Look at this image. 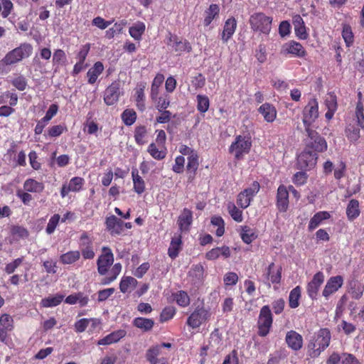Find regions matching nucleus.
I'll return each instance as SVG.
<instances>
[{
    "mask_svg": "<svg viewBox=\"0 0 364 364\" xmlns=\"http://www.w3.org/2000/svg\"><path fill=\"white\" fill-rule=\"evenodd\" d=\"M331 333L328 328H321L311 338L307 345V354L311 358L319 356L330 343Z\"/></svg>",
    "mask_w": 364,
    "mask_h": 364,
    "instance_id": "obj_1",
    "label": "nucleus"
},
{
    "mask_svg": "<svg viewBox=\"0 0 364 364\" xmlns=\"http://www.w3.org/2000/svg\"><path fill=\"white\" fill-rule=\"evenodd\" d=\"M33 46L29 43H22L19 46L8 52L0 61L3 65H11L28 58L33 53Z\"/></svg>",
    "mask_w": 364,
    "mask_h": 364,
    "instance_id": "obj_2",
    "label": "nucleus"
},
{
    "mask_svg": "<svg viewBox=\"0 0 364 364\" xmlns=\"http://www.w3.org/2000/svg\"><path fill=\"white\" fill-rule=\"evenodd\" d=\"M272 18L262 12H256L249 18L251 29L255 32L269 34L272 28Z\"/></svg>",
    "mask_w": 364,
    "mask_h": 364,
    "instance_id": "obj_3",
    "label": "nucleus"
},
{
    "mask_svg": "<svg viewBox=\"0 0 364 364\" xmlns=\"http://www.w3.org/2000/svg\"><path fill=\"white\" fill-rule=\"evenodd\" d=\"M251 147L252 139L249 134L237 135L235 136V141L230 146L229 151L236 159H239L242 157L244 154H248Z\"/></svg>",
    "mask_w": 364,
    "mask_h": 364,
    "instance_id": "obj_4",
    "label": "nucleus"
},
{
    "mask_svg": "<svg viewBox=\"0 0 364 364\" xmlns=\"http://www.w3.org/2000/svg\"><path fill=\"white\" fill-rule=\"evenodd\" d=\"M273 317L268 305L262 306L259 311L257 319L258 335L261 337L266 336L272 326Z\"/></svg>",
    "mask_w": 364,
    "mask_h": 364,
    "instance_id": "obj_5",
    "label": "nucleus"
},
{
    "mask_svg": "<svg viewBox=\"0 0 364 364\" xmlns=\"http://www.w3.org/2000/svg\"><path fill=\"white\" fill-rule=\"evenodd\" d=\"M327 149V143L324 138L318 136L315 140L308 144L303 152L301 156L308 159H318V153L323 152Z\"/></svg>",
    "mask_w": 364,
    "mask_h": 364,
    "instance_id": "obj_6",
    "label": "nucleus"
},
{
    "mask_svg": "<svg viewBox=\"0 0 364 364\" xmlns=\"http://www.w3.org/2000/svg\"><path fill=\"white\" fill-rule=\"evenodd\" d=\"M318 117V103L316 98L309 100L308 104L305 106L303 111V122L306 127V131H309L308 127L310 126Z\"/></svg>",
    "mask_w": 364,
    "mask_h": 364,
    "instance_id": "obj_7",
    "label": "nucleus"
},
{
    "mask_svg": "<svg viewBox=\"0 0 364 364\" xmlns=\"http://www.w3.org/2000/svg\"><path fill=\"white\" fill-rule=\"evenodd\" d=\"M210 316V313L203 306H198L191 314L187 319V325L192 328H198L200 325L206 322Z\"/></svg>",
    "mask_w": 364,
    "mask_h": 364,
    "instance_id": "obj_8",
    "label": "nucleus"
},
{
    "mask_svg": "<svg viewBox=\"0 0 364 364\" xmlns=\"http://www.w3.org/2000/svg\"><path fill=\"white\" fill-rule=\"evenodd\" d=\"M259 183L254 181L250 187L239 193L237 199V205L241 208H247L250 205L253 197L259 192Z\"/></svg>",
    "mask_w": 364,
    "mask_h": 364,
    "instance_id": "obj_9",
    "label": "nucleus"
},
{
    "mask_svg": "<svg viewBox=\"0 0 364 364\" xmlns=\"http://www.w3.org/2000/svg\"><path fill=\"white\" fill-rule=\"evenodd\" d=\"M114 255L110 248L102 247V254L97 259V270L100 274L105 275L109 267L113 264Z\"/></svg>",
    "mask_w": 364,
    "mask_h": 364,
    "instance_id": "obj_10",
    "label": "nucleus"
},
{
    "mask_svg": "<svg viewBox=\"0 0 364 364\" xmlns=\"http://www.w3.org/2000/svg\"><path fill=\"white\" fill-rule=\"evenodd\" d=\"M264 283L268 288L271 287V284H278L282 279V268H275V264L272 262L269 264L263 274Z\"/></svg>",
    "mask_w": 364,
    "mask_h": 364,
    "instance_id": "obj_11",
    "label": "nucleus"
},
{
    "mask_svg": "<svg viewBox=\"0 0 364 364\" xmlns=\"http://www.w3.org/2000/svg\"><path fill=\"white\" fill-rule=\"evenodd\" d=\"M281 54L284 56L290 55L298 58H303L306 56V51L300 43L291 41L282 46Z\"/></svg>",
    "mask_w": 364,
    "mask_h": 364,
    "instance_id": "obj_12",
    "label": "nucleus"
},
{
    "mask_svg": "<svg viewBox=\"0 0 364 364\" xmlns=\"http://www.w3.org/2000/svg\"><path fill=\"white\" fill-rule=\"evenodd\" d=\"M168 45L171 46L173 50L181 55L183 52L191 53L192 46L187 40H183L176 35L170 34Z\"/></svg>",
    "mask_w": 364,
    "mask_h": 364,
    "instance_id": "obj_13",
    "label": "nucleus"
},
{
    "mask_svg": "<svg viewBox=\"0 0 364 364\" xmlns=\"http://www.w3.org/2000/svg\"><path fill=\"white\" fill-rule=\"evenodd\" d=\"M120 95V84L114 81L109 85L105 91L104 101L107 105H113L118 100Z\"/></svg>",
    "mask_w": 364,
    "mask_h": 364,
    "instance_id": "obj_14",
    "label": "nucleus"
},
{
    "mask_svg": "<svg viewBox=\"0 0 364 364\" xmlns=\"http://www.w3.org/2000/svg\"><path fill=\"white\" fill-rule=\"evenodd\" d=\"M343 277L338 275L330 277L325 285L322 295L328 299L331 294L336 293L343 284Z\"/></svg>",
    "mask_w": 364,
    "mask_h": 364,
    "instance_id": "obj_15",
    "label": "nucleus"
},
{
    "mask_svg": "<svg viewBox=\"0 0 364 364\" xmlns=\"http://www.w3.org/2000/svg\"><path fill=\"white\" fill-rule=\"evenodd\" d=\"M323 281V273L318 272L314 275L312 279L308 283L307 294L311 299H316L317 298L318 290Z\"/></svg>",
    "mask_w": 364,
    "mask_h": 364,
    "instance_id": "obj_16",
    "label": "nucleus"
},
{
    "mask_svg": "<svg viewBox=\"0 0 364 364\" xmlns=\"http://www.w3.org/2000/svg\"><path fill=\"white\" fill-rule=\"evenodd\" d=\"M237 28V20L235 17L228 18L224 23L223 30L221 33V40L224 43H227L232 37Z\"/></svg>",
    "mask_w": 364,
    "mask_h": 364,
    "instance_id": "obj_17",
    "label": "nucleus"
},
{
    "mask_svg": "<svg viewBox=\"0 0 364 364\" xmlns=\"http://www.w3.org/2000/svg\"><path fill=\"white\" fill-rule=\"evenodd\" d=\"M292 23L294 28L296 36L301 40H306L309 38V33L306 31L305 23L299 14L293 16Z\"/></svg>",
    "mask_w": 364,
    "mask_h": 364,
    "instance_id": "obj_18",
    "label": "nucleus"
},
{
    "mask_svg": "<svg viewBox=\"0 0 364 364\" xmlns=\"http://www.w3.org/2000/svg\"><path fill=\"white\" fill-rule=\"evenodd\" d=\"M105 225L112 235H120L124 230V222L114 215L107 217Z\"/></svg>",
    "mask_w": 364,
    "mask_h": 364,
    "instance_id": "obj_19",
    "label": "nucleus"
},
{
    "mask_svg": "<svg viewBox=\"0 0 364 364\" xmlns=\"http://www.w3.org/2000/svg\"><path fill=\"white\" fill-rule=\"evenodd\" d=\"M84 184V179L81 177H73L70 179L68 184H64L62 186L60 195L65 198L69 192H78L82 189Z\"/></svg>",
    "mask_w": 364,
    "mask_h": 364,
    "instance_id": "obj_20",
    "label": "nucleus"
},
{
    "mask_svg": "<svg viewBox=\"0 0 364 364\" xmlns=\"http://www.w3.org/2000/svg\"><path fill=\"white\" fill-rule=\"evenodd\" d=\"M285 341L288 347L293 350H299L303 346L302 336L299 333L293 330L287 333Z\"/></svg>",
    "mask_w": 364,
    "mask_h": 364,
    "instance_id": "obj_21",
    "label": "nucleus"
},
{
    "mask_svg": "<svg viewBox=\"0 0 364 364\" xmlns=\"http://www.w3.org/2000/svg\"><path fill=\"white\" fill-rule=\"evenodd\" d=\"M230 249L228 246L213 248L205 254V258L208 260H215L220 257L228 259L230 257Z\"/></svg>",
    "mask_w": 364,
    "mask_h": 364,
    "instance_id": "obj_22",
    "label": "nucleus"
},
{
    "mask_svg": "<svg viewBox=\"0 0 364 364\" xmlns=\"http://www.w3.org/2000/svg\"><path fill=\"white\" fill-rule=\"evenodd\" d=\"M277 205L282 212H285L289 206V192L283 185L279 186L277 189Z\"/></svg>",
    "mask_w": 364,
    "mask_h": 364,
    "instance_id": "obj_23",
    "label": "nucleus"
},
{
    "mask_svg": "<svg viewBox=\"0 0 364 364\" xmlns=\"http://www.w3.org/2000/svg\"><path fill=\"white\" fill-rule=\"evenodd\" d=\"M127 334V331L124 329H119L110 333L97 341L99 346H107L117 343L123 338Z\"/></svg>",
    "mask_w": 364,
    "mask_h": 364,
    "instance_id": "obj_24",
    "label": "nucleus"
},
{
    "mask_svg": "<svg viewBox=\"0 0 364 364\" xmlns=\"http://www.w3.org/2000/svg\"><path fill=\"white\" fill-rule=\"evenodd\" d=\"M258 112L263 116L267 122H273L277 115L275 107L270 103H264L258 109Z\"/></svg>",
    "mask_w": 364,
    "mask_h": 364,
    "instance_id": "obj_25",
    "label": "nucleus"
},
{
    "mask_svg": "<svg viewBox=\"0 0 364 364\" xmlns=\"http://www.w3.org/2000/svg\"><path fill=\"white\" fill-rule=\"evenodd\" d=\"M193 221L192 211L188 208H184L179 215L178 224L181 232L188 231Z\"/></svg>",
    "mask_w": 364,
    "mask_h": 364,
    "instance_id": "obj_26",
    "label": "nucleus"
},
{
    "mask_svg": "<svg viewBox=\"0 0 364 364\" xmlns=\"http://www.w3.org/2000/svg\"><path fill=\"white\" fill-rule=\"evenodd\" d=\"M182 238L181 234H175L172 237L168 250V255L171 259H175L178 257L180 250H181Z\"/></svg>",
    "mask_w": 364,
    "mask_h": 364,
    "instance_id": "obj_27",
    "label": "nucleus"
},
{
    "mask_svg": "<svg viewBox=\"0 0 364 364\" xmlns=\"http://www.w3.org/2000/svg\"><path fill=\"white\" fill-rule=\"evenodd\" d=\"M104 70V65L102 62H96L92 68H90L87 73V82L89 84L93 85L96 82L98 77L102 73Z\"/></svg>",
    "mask_w": 364,
    "mask_h": 364,
    "instance_id": "obj_28",
    "label": "nucleus"
},
{
    "mask_svg": "<svg viewBox=\"0 0 364 364\" xmlns=\"http://www.w3.org/2000/svg\"><path fill=\"white\" fill-rule=\"evenodd\" d=\"M132 324L143 332L150 331L154 326V321L152 318L136 317L133 319Z\"/></svg>",
    "mask_w": 364,
    "mask_h": 364,
    "instance_id": "obj_29",
    "label": "nucleus"
},
{
    "mask_svg": "<svg viewBox=\"0 0 364 364\" xmlns=\"http://www.w3.org/2000/svg\"><path fill=\"white\" fill-rule=\"evenodd\" d=\"M220 7L218 4H212L205 11V18L203 21V25L208 26L213 19L219 16Z\"/></svg>",
    "mask_w": 364,
    "mask_h": 364,
    "instance_id": "obj_30",
    "label": "nucleus"
},
{
    "mask_svg": "<svg viewBox=\"0 0 364 364\" xmlns=\"http://www.w3.org/2000/svg\"><path fill=\"white\" fill-rule=\"evenodd\" d=\"M240 235L242 240L247 245L250 244L257 237L255 231L247 225L240 227Z\"/></svg>",
    "mask_w": 364,
    "mask_h": 364,
    "instance_id": "obj_31",
    "label": "nucleus"
},
{
    "mask_svg": "<svg viewBox=\"0 0 364 364\" xmlns=\"http://www.w3.org/2000/svg\"><path fill=\"white\" fill-rule=\"evenodd\" d=\"M330 218L329 213L326 211H320L316 213L310 220L309 223V229L310 231L316 229L323 220Z\"/></svg>",
    "mask_w": 364,
    "mask_h": 364,
    "instance_id": "obj_32",
    "label": "nucleus"
},
{
    "mask_svg": "<svg viewBox=\"0 0 364 364\" xmlns=\"http://www.w3.org/2000/svg\"><path fill=\"white\" fill-rule=\"evenodd\" d=\"M137 280L132 277H124L119 283V289L122 293L133 290L137 285Z\"/></svg>",
    "mask_w": 364,
    "mask_h": 364,
    "instance_id": "obj_33",
    "label": "nucleus"
},
{
    "mask_svg": "<svg viewBox=\"0 0 364 364\" xmlns=\"http://www.w3.org/2000/svg\"><path fill=\"white\" fill-rule=\"evenodd\" d=\"M203 267L200 264H196L192 267L188 273V277L191 279V282L196 284L201 282L203 278Z\"/></svg>",
    "mask_w": 364,
    "mask_h": 364,
    "instance_id": "obj_34",
    "label": "nucleus"
},
{
    "mask_svg": "<svg viewBox=\"0 0 364 364\" xmlns=\"http://www.w3.org/2000/svg\"><path fill=\"white\" fill-rule=\"evenodd\" d=\"M146 26L144 23L138 21L129 29V35L136 41H139L145 32Z\"/></svg>",
    "mask_w": 364,
    "mask_h": 364,
    "instance_id": "obj_35",
    "label": "nucleus"
},
{
    "mask_svg": "<svg viewBox=\"0 0 364 364\" xmlns=\"http://www.w3.org/2000/svg\"><path fill=\"white\" fill-rule=\"evenodd\" d=\"M151 100L155 103L156 108L158 111L166 109L171 104L170 96L167 93H164L161 96H156Z\"/></svg>",
    "mask_w": 364,
    "mask_h": 364,
    "instance_id": "obj_36",
    "label": "nucleus"
},
{
    "mask_svg": "<svg viewBox=\"0 0 364 364\" xmlns=\"http://www.w3.org/2000/svg\"><path fill=\"white\" fill-rule=\"evenodd\" d=\"M148 132L145 126L139 125L134 129V140L139 145L144 144L147 142Z\"/></svg>",
    "mask_w": 364,
    "mask_h": 364,
    "instance_id": "obj_37",
    "label": "nucleus"
},
{
    "mask_svg": "<svg viewBox=\"0 0 364 364\" xmlns=\"http://www.w3.org/2000/svg\"><path fill=\"white\" fill-rule=\"evenodd\" d=\"M23 188L27 192L41 193L43 190L44 186L42 183L29 178L24 182Z\"/></svg>",
    "mask_w": 364,
    "mask_h": 364,
    "instance_id": "obj_38",
    "label": "nucleus"
},
{
    "mask_svg": "<svg viewBox=\"0 0 364 364\" xmlns=\"http://www.w3.org/2000/svg\"><path fill=\"white\" fill-rule=\"evenodd\" d=\"M80 257V252L78 250L69 251L60 257V262L63 264H72Z\"/></svg>",
    "mask_w": 364,
    "mask_h": 364,
    "instance_id": "obj_39",
    "label": "nucleus"
},
{
    "mask_svg": "<svg viewBox=\"0 0 364 364\" xmlns=\"http://www.w3.org/2000/svg\"><path fill=\"white\" fill-rule=\"evenodd\" d=\"M64 296L56 294L44 298L41 301V305L44 308H51L59 305L63 300Z\"/></svg>",
    "mask_w": 364,
    "mask_h": 364,
    "instance_id": "obj_40",
    "label": "nucleus"
},
{
    "mask_svg": "<svg viewBox=\"0 0 364 364\" xmlns=\"http://www.w3.org/2000/svg\"><path fill=\"white\" fill-rule=\"evenodd\" d=\"M134 190L138 194L142 193L145 190V183L142 178L139 175L136 169H133L132 171Z\"/></svg>",
    "mask_w": 364,
    "mask_h": 364,
    "instance_id": "obj_41",
    "label": "nucleus"
},
{
    "mask_svg": "<svg viewBox=\"0 0 364 364\" xmlns=\"http://www.w3.org/2000/svg\"><path fill=\"white\" fill-rule=\"evenodd\" d=\"M347 217L350 220H353L360 215L359 203L356 200H351L346 208Z\"/></svg>",
    "mask_w": 364,
    "mask_h": 364,
    "instance_id": "obj_42",
    "label": "nucleus"
},
{
    "mask_svg": "<svg viewBox=\"0 0 364 364\" xmlns=\"http://www.w3.org/2000/svg\"><path fill=\"white\" fill-rule=\"evenodd\" d=\"M164 80V76L161 73H158L155 76L151 87L150 97L154 99L159 95V88Z\"/></svg>",
    "mask_w": 364,
    "mask_h": 364,
    "instance_id": "obj_43",
    "label": "nucleus"
},
{
    "mask_svg": "<svg viewBox=\"0 0 364 364\" xmlns=\"http://www.w3.org/2000/svg\"><path fill=\"white\" fill-rule=\"evenodd\" d=\"M145 86L141 85L137 87L135 91V101L136 106L140 111L143 112L145 109Z\"/></svg>",
    "mask_w": 364,
    "mask_h": 364,
    "instance_id": "obj_44",
    "label": "nucleus"
},
{
    "mask_svg": "<svg viewBox=\"0 0 364 364\" xmlns=\"http://www.w3.org/2000/svg\"><path fill=\"white\" fill-rule=\"evenodd\" d=\"M301 297V288L297 286L294 288L289 293V304L292 309L296 308L299 304V299Z\"/></svg>",
    "mask_w": 364,
    "mask_h": 364,
    "instance_id": "obj_45",
    "label": "nucleus"
},
{
    "mask_svg": "<svg viewBox=\"0 0 364 364\" xmlns=\"http://www.w3.org/2000/svg\"><path fill=\"white\" fill-rule=\"evenodd\" d=\"M342 37L347 47H350L353 45L354 42V35L350 25H343Z\"/></svg>",
    "mask_w": 364,
    "mask_h": 364,
    "instance_id": "obj_46",
    "label": "nucleus"
},
{
    "mask_svg": "<svg viewBox=\"0 0 364 364\" xmlns=\"http://www.w3.org/2000/svg\"><path fill=\"white\" fill-rule=\"evenodd\" d=\"M346 136L352 142L358 141L360 138V129L355 124H349L346 128Z\"/></svg>",
    "mask_w": 364,
    "mask_h": 364,
    "instance_id": "obj_47",
    "label": "nucleus"
},
{
    "mask_svg": "<svg viewBox=\"0 0 364 364\" xmlns=\"http://www.w3.org/2000/svg\"><path fill=\"white\" fill-rule=\"evenodd\" d=\"M122 119L125 125L131 126L136 120V113L132 109H127L122 114Z\"/></svg>",
    "mask_w": 364,
    "mask_h": 364,
    "instance_id": "obj_48",
    "label": "nucleus"
},
{
    "mask_svg": "<svg viewBox=\"0 0 364 364\" xmlns=\"http://www.w3.org/2000/svg\"><path fill=\"white\" fill-rule=\"evenodd\" d=\"M197 100V109L200 113L206 112L210 107V100L206 95H198Z\"/></svg>",
    "mask_w": 364,
    "mask_h": 364,
    "instance_id": "obj_49",
    "label": "nucleus"
},
{
    "mask_svg": "<svg viewBox=\"0 0 364 364\" xmlns=\"http://www.w3.org/2000/svg\"><path fill=\"white\" fill-rule=\"evenodd\" d=\"M211 225L217 227L215 234L218 237H221L225 232V223L223 219L220 216H213L210 220Z\"/></svg>",
    "mask_w": 364,
    "mask_h": 364,
    "instance_id": "obj_50",
    "label": "nucleus"
},
{
    "mask_svg": "<svg viewBox=\"0 0 364 364\" xmlns=\"http://www.w3.org/2000/svg\"><path fill=\"white\" fill-rule=\"evenodd\" d=\"M161 353V347L159 346H155L150 348L146 353V360L151 364H155L158 360V356Z\"/></svg>",
    "mask_w": 364,
    "mask_h": 364,
    "instance_id": "obj_51",
    "label": "nucleus"
},
{
    "mask_svg": "<svg viewBox=\"0 0 364 364\" xmlns=\"http://www.w3.org/2000/svg\"><path fill=\"white\" fill-rule=\"evenodd\" d=\"M173 298L176 303L182 306V307H186L190 304V298L188 295L187 292L185 291H177L174 295Z\"/></svg>",
    "mask_w": 364,
    "mask_h": 364,
    "instance_id": "obj_52",
    "label": "nucleus"
},
{
    "mask_svg": "<svg viewBox=\"0 0 364 364\" xmlns=\"http://www.w3.org/2000/svg\"><path fill=\"white\" fill-rule=\"evenodd\" d=\"M228 210L231 218L235 221L237 223L242 221V211L238 209L233 203H229L228 204Z\"/></svg>",
    "mask_w": 364,
    "mask_h": 364,
    "instance_id": "obj_53",
    "label": "nucleus"
},
{
    "mask_svg": "<svg viewBox=\"0 0 364 364\" xmlns=\"http://www.w3.org/2000/svg\"><path fill=\"white\" fill-rule=\"evenodd\" d=\"M93 236L92 234L87 232H82L79 237L78 245L79 248H82L85 247H89L93 245Z\"/></svg>",
    "mask_w": 364,
    "mask_h": 364,
    "instance_id": "obj_54",
    "label": "nucleus"
},
{
    "mask_svg": "<svg viewBox=\"0 0 364 364\" xmlns=\"http://www.w3.org/2000/svg\"><path fill=\"white\" fill-rule=\"evenodd\" d=\"M355 117L357 118L358 124L364 129V106L363 102L358 101L355 108Z\"/></svg>",
    "mask_w": 364,
    "mask_h": 364,
    "instance_id": "obj_55",
    "label": "nucleus"
},
{
    "mask_svg": "<svg viewBox=\"0 0 364 364\" xmlns=\"http://www.w3.org/2000/svg\"><path fill=\"white\" fill-rule=\"evenodd\" d=\"M13 323L14 320L10 315L4 314L0 317V324L2 328V331H11L13 328Z\"/></svg>",
    "mask_w": 364,
    "mask_h": 364,
    "instance_id": "obj_56",
    "label": "nucleus"
},
{
    "mask_svg": "<svg viewBox=\"0 0 364 364\" xmlns=\"http://www.w3.org/2000/svg\"><path fill=\"white\" fill-rule=\"evenodd\" d=\"M66 61V55L62 49L55 50L53 56V63L54 65H62Z\"/></svg>",
    "mask_w": 364,
    "mask_h": 364,
    "instance_id": "obj_57",
    "label": "nucleus"
},
{
    "mask_svg": "<svg viewBox=\"0 0 364 364\" xmlns=\"http://www.w3.org/2000/svg\"><path fill=\"white\" fill-rule=\"evenodd\" d=\"M60 216L59 214H54L49 220L48 225L46 228V232L48 235H51L54 232L56 227L58 226Z\"/></svg>",
    "mask_w": 364,
    "mask_h": 364,
    "instance_id": "obj_58",
    "label": "nucleus"
},
{
    "mask_svg": "<svg viewBox=\"0 0 364 364\" xmlns=\"http://www.w3.org/2000/svg\"><path fill=\"white\" fill-rule=\"evenodd\" d=\"M1 16L4 18H7L14 10V4L11 0H1Z\"/></svg>",
    "mask_w": 364,
    "mask_h": 364,
    "instance_id": "obj_59",
    "label": "nucleus"
},
{
    "mask_svg": "<svg viewBox=\"0 0 364 364\" xmlns=\"http://www.w3.org/2000/svg\"><path fill=\"white\" fill-rule=\"evenodd\" d=\"M90 43H88L82 46L76 54V59L77 60V62L82 63H85L86 58L90 52Z\"/></svg>",
    "mask_w": 364,
    "mask_h": 364,
    "instance_id": "obj_60",
    "label": "nucleus"
},
{
    "mask_svg": "<svg viewBox=\"0 0 364 364\" xmlns=\"http://www.w3.org/2000/svg\"><path fill=\"white\" fill-rule=\"evenodd\" d=\"M65 131H67V127L65 125L58 124L50 127L48 130V134L51 137H57Z\"/></svg>",
    "mask_w": 364,
    "mask_h": 364,
    "instance_id": "obj_61",
    "label": "nucleus"
},
{
    "mask_svg": "<svg viewBox=\"0 0 364 364\" xmlns=\"http://www.w3.org/2000/svg\"><path fill=\"white\" fill-rule=\"evenodd\" d=\"M179 152L184 156H188L187 159H198L197 153L186 145L182 144L179 147Z\"/></svg>",
    "mask_w": 364,
    "mask_h": 364,
    "instance_id": "obj_62",
    "label": "nucleus"
},
{
    "mask_svg": "<svg viewBox=\"0 0 364 364\" xmlns=\"http://www.w3.org/2000/svg\"><path fill=\"white\" fill-rule=\"evenodd\" d=\"M11 84L20 91L25 90L27 87V81L26 78L22 75L14 78L11 81Z\"/></svg>",
    "mask_w": 364,
    "mask_h": 364,
    "instance_id": "obj_63",
    "label": "nucleus"
},
{
    "mask_svg": "<svg viewBox=\"0 0 364 364\" xmlns=\"http://www.w3.org/2000/svg\"><path fill=\"white\" fill-rule=\"evenodd\" d=\"M223 281L225 286H233L238 282V276L235 272H229L224 275Z\"/></svg>",
    "mask_w": 364,
    "mask_h": 364,
    "instance_id": "obj_64",
    "label": "nucleus"
}]
</instances>
